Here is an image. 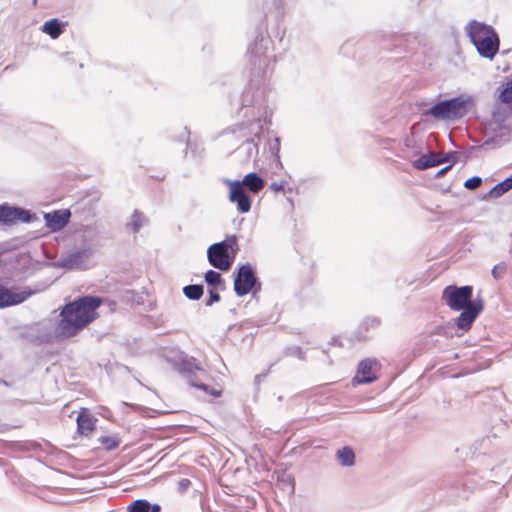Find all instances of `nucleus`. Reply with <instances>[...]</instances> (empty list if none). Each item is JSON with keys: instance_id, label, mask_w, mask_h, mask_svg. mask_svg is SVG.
<instances>
[{"instance_id": "f257e3e1", "label": "nucleus", "mask_w": 512, "mask_h": 512, "mask_svg": "<svg viewBox=\"0 0 512 512\" xmlns=\"http://www.w3.org/2000/svg\"><path fill=\"white\" fill-rule=\"evenodd\" d=\"M102 304L98 296L86 295L66 303L60 310L57 332L60 336L70 338L93 322L97 309Z\"/></svg>"}, {"instance_id": "f03ea898", "label": "nucleus", "mask_w": 512, "mask_h": 512, "mask_svg": "<svg viewBox=\"0 0 512 512\" xmlns=\"http://www.w3.org/2000/svg\"><path fill=\"white\" fill-rule=\"evenodd\" d=\"M467 35L481 57L492 60L499 51L500 39L488 24L471 20L466 26Z\"/></svg>"}, {"instance_id": "7ed1b4c3", "label": "nucleus", "mask_w": 512, "mask_h": 512, "mask_svg": "<svg viewBox=\"0 0 512 512\" xmlns=\"http://www.w3.org/2000/svg\"><path fill=\"white\" fill-rule=\"evenodd\" d=\"M473 106L474 99L472 96L460 94L436 102L425 110L422 116H431L436 120L456 121L466 116Z\"/></svg>"}, {"instance_id": "20e7f679", "label": "nucleus", "mask_w": 512, "mask_h": 512, "mask_svg": "<svg viewBox=\"0 0 512 512\" xmlns=\"http://www.w3.org/2000/svg\"><path fill=\"white\" fill-rule=\"evenodd\" d=\"M175 370H177L184 378L187 379L188 383L207 394L214 397H219L221 392L211 388L207 381L210 379V375L203 367H201L196 359L193 357H182L174 364Z\"/></svg>"}, {"instance_id": "39448f33", "label": "nucleus", "mask_w": 512, "mask_h": 512, "mask_svg": "<svg viewBox=\"0 0 512 512\" xmlns=\"http://www.w3.org/2000/svg\"><path fill=\"white\" fill-rule=\"evenodd\" d=\"M238 251L237 236L231 235L208 247L207 260L212 267L220 271H228L233 265Z\"/></svg>"}, {"instance_id": "423d86ee", "label": "nucleus", "mask_w": 512, "mask_h": 512, "mask_svg": "<svg viewBox=\"0 0 512 512\" xmlns=\"http://www.w3.org/2000/svg\"><path fill=\"white\" fill-rule=\"evenodd\" d=\"M271 39L268 35H264L261 28L257 29L254 42L248 48L249 62L252 70L257 73H265L268 68L271 56L268 54Z\"/></svg>"}, {"instance_id": "0eeeda50", "label": "nucleus", "mask_w": 512, "mask_h": 512, "mask_svg": "<svg viewBox=\"0 0 512 512\" xmlns=\"http://www.w3.org/2000/svg\"><path fill=\"white\" fill-rule=\"evenodd\" d=\"M233 289L238 297H243L250 292L256 294L261 290V282L257 277L255 268L250 263L239 265L233 272Z\"/></svg>"}, {"instance_id": "6e6552de", "label": "nucleus", "mask_w": 512, "mask_h": 512, "mask_svg": "<svg viewBox=\"0 0 512 512\" xmlns=\"http://www.w3.org/2000/svg\"><path fill=\"white\" fill-rule=\"evenodd\" d=\"M261 129L260 119L242 122L229 128L231 133L235 134L240 132L242 137H247V139L238 148L239 151H243L245 153L247 160H249L254 154L258 153V144L255 142L254 138L250 136L253 135L254 137L259 138Z\"/></svg>"}, {"instance_id": "1a4fd4ad", "label": "nucleus", "mask_w": 512, "mask_h": 512, "mask_svg": "<svg viewBox=\"0 0 512 512\" xmlns=\"http://www.w3.org/2000/svg\"><path fill=\"white\" fill-rule=\"evenodd\" d=\"M473 287L471 285H448L442 292V300L453 311H460L470 306L474 300Z\"/></svg>"}, {"instance_id": "9d476101", "label": "nucleus", "mask_w": 512, "mask_h": 512, "mask_svg": "<svg viewBox=\"0 0 512 512\" xmlns=\"http://www.w3.org/2000/svg\"><path fill=\"white\" fill-rule=\"evenodd\" d=\"M91 248H84L62 255L57 261V266L68 270H86L88 261L92 256Z\"/></svg>"}, {"instance_id": "9b49d317", "label": "nucleus", "mask_w": 512, "mask_h": 512, "mask_svg": "<svg viewBox=\"0 0 512 512\" xmlns=\"http://www.w3.org/2000/svg\"><path fill=\"white\" fill-rule=\"evenodd\" d=\"M224 183L229 186V201L237 205L239 213H248L251 209L252 200L245 191L240 180L225 179Z\"/></svg>"}, {"instance_id": "f8f14e48", "label": "nucleus", "mask_w": 512, "mask_h": 512, "mask_svg": "<svg viewBox=\"0 0 512 512\" xmlns=\"http://www.w3.org/2000/svg\"><path fill=\"white\" fill-rule=\"evenodd\" d=\"M484 309V301L482 298L478 297L470 306L463 308L460 310V315L453 320L456 327L462 331H469L478 318L480 313Z\"/></svg>"}, {"instance_id": "ddd939ff", "label": "nucleus", "mask_w": 512, "mask_h": 512, "mask_svg": "<svg viewBox=\"0 0 512 512\" xmlns=\"http://www.w3.org/2000/svg\"><path fill=\"white\" fill-rule=\"evenodd\" d=\"M16 290L0 283V309L21 304L32 295L31 290Z\"/></svg>"}, {"instance_id": "4468645a", "label": "nucleus", "mask_w": 512, "mask_h": 512, "mask_svg": "<svg viewBox=\"0 0 512 512\" xmlns=\"http://www.w3.org/2000/svg\"><path fill=\"white\" fill-rule=\"evenodd\" d=\"M71 212L69 209L54 210L44 213L45 225L52 232L61 231L70 222Z\"/></svg>"}, {"instance_id": "2eb2a0df", "label": "nucleus", "mask_w": 512, "mask_h": 512, "mask_svg": "<svg viewBox=\"0 0 512 512\" xmlns=\"http://www.w3.org/2000/svg\"><path fill=\"white\" fill-rule=\"evenodd\" d=\"M376 360L364 359L358 364L357 373L352 382L356 384H370L376 381L377 376L372 372V367L376 364Z\"/></svg>"}, {"instance_id": "dca6fc26", "label": "nucleus", "mask_w": 512, "mask_h": 512, "mask_svg": "<svg viewBox=\"0 0 512 512\" xmlns=\"http://www.w3.org/2000/svg\"><path fill=\"white\" fill-rule=\"evenodd\" d=\"M77 432L82 436H88L96 428V418H94L88 409L82 408L76 418Z\"/></svg>"}, {"instance_id": "f3484780", "label": "nucleus", "mask_w": 512, "mask_h": 512, "mask_svg": "<svg viewBox=\"0 0 512 512\" xmlns=\"http://www.w3.org/2000/svg\"><path fill=\"white\" fill-rule=\"evenodd\" d=\"M67 25V22L60 21L58 18H52L43 23L41 31L52 39H57L64 32Z\"/></svg>"}, {"instance_id": "a211bd4d", "label": "nucleus", "mask_w": 512, "mask_h": 512, "mask_svg": "<svg viewBox=\"0 0 512 512\" xmlns=\"http://www.w3.org/2000/svg\"><path fill=\"white\" fill-rule=\"evenodd\" d=\"M261 97L262 91H260L252 83H250L242 93L241 105L242 107L255 106L259 103Z\"/></svg>"}, {"instance_id": "6ab92c4d", "label": "nucleus", "mask_w": 512, "mask_h": 512, "mask_svg": "<svg viewBox=\"0 0 512 512\" xmlns=\"http://www.w3.org/2000/svg\"><path fill=\"white\" fill-rule=\"evenodd\" d=\"M446 162V159H440L435 153L421 155L413 162V167L417 170H426Z\"/></svg>"}, {"instance_id": "aec40b11", "label": "nucleus", "mask_w": 512, "mask_h": 512, "mask_svg": "<svg viewBox=\"0 0 512 512\" xmlns=\"http://www.w3.org/2000/svg\"><path fill=\"white\" fill-rule=\"evenodd\" d=\"M240 182L243 187L245 185L250 192L255 194L261 191L265 185L264 179L256 172L246 174Z\"/></svg>"}, {"instance_id": "412c9836", "label": "nucleus", "mask_w": 512, "mask_h": 512, "mask_svg": "<svg viewBox=\"0 0 512 512\" xmlns=\"http://www.w3.org/2000/svg\"><path fill=\"white\" fill-rule=\"evenodd\" d=\"M277 486L280 490L294 494L295 492V478L294 476L285 471L281 470L277 472Z\"/></svg>"}, {"instance_id": "4be33fe9", "label": "nucleus", "mask_w": 512, "mask_h": 512, "mask_svg": "<svg viewBox=\"0 0 512 512\" xmlns=\"http://www.w3.org/2000/svg\"><path fill=\"white\" fill-rule=\"evenodd\" d=\"M512 189V176L505 178L503 181L493 186L485 195L484 199L487 198H499L506 192Z\"/></svg>"}, {"instance_id": "5701e85b", "label": "nucleus", "mask_w": 512, "mask_h": 512, "mask_svg": "<svg viewBox=\"0 0 512 512\" xmlns=\"http://www.w3.org/2000/svg\"><path fill=\"white\" fill-rule=\"evenodd\" d=\"M204 280L209 289H225V280L222 278V275L215 270L209 269L204 275Z\"/></svg>"}, {"instance_id": "b1692460", "label": "nucleus", "mask_w": 512, "mask_h": 512, "mask_svg": "<svg viewBox=\"0 0 512 512\" xmlns=\"http://www.w3.org/2000/svg\"><path fill=\"white\" fill-rule=\"evenodd\" d=\"M336 459L343 467H352L355 464V452L349 446H344L336 452Z\"/></svg>"}, {"instance_id": "393cba45", "label": "nucleus", "mask_w": 512, "mask_h": 512, "mask_svg": "<svg viewBox=\"0 0 512 512\" xmlns=\"http://www.w3.org/2000/svg\"><path fill=\"white\" fill-rule=\"evenodd\" d=\"M18 206L0 205V223L5 225L15 224Z\"/></svg>"}, {"instance_id": "a878e982", "label": "nucleus", "mask_w": 512, "mask_h": 512, "mask_svg": "<svg viewBox=\"0 0 512 512\" xmlns=\"http://www.w3.org/2000/svg\"><path fill=\"white\" fill-rule=\"evenodd\" d=\"M183 294L189 300L197 301L204 294V286L202 284H190L183 287Z\"/></svg>"}, {"instance_id": "bb28decb", "label": "nucleus", "mask_w": 512, "mask_h": 512, "mask_svg": "<svg viewBox=\"0 0 512 512\" xmlns=\"http://www.w3.org/2000/svg\"><path fill=\"white\" fill-rule=\"evenodd\" d=\"M36 219H37V216L35 213H32L30 210H27V209H24V208L18 206L15 223H17V222L31 223Z\"/></svg>"}, {"instance_id": "cd10ccee", "label": "nucleus", "mask_w": 512, "mask_h": 512, "mask_svg": "<svg viewBox=\"0 0 512 512\" xmlns=\"http://www.w3.org/2000/svg\"><path fill=\"white\" fill-rule=\"evenodd\" d=\"M98 441L103 445L105 450L111 451L120 445V440L116 437L112 436H101L98 438Z\"/></svg>"}, {"instance_id": "c85d7f7f", "label": "nucleus", "mask_w": 512, "mask_h": 512, "mask_svg": "<svg viewBox=\"0 0 512 512\" xmlns=\"http://www.w3.org/2000/svg\"><path fill=\"white\" fill-rule=\"evenodd\" d=\"M149 501L146 499H138L128 506V512H148Z\"/></svg>"}, {"instance_id": "c756f323", "label": "nucleus", "mask_w": 512, "mask_h": 512, "mask_svg": "<svg viewBox=\"0 0 512 512\" xmlns=\"http://www.w3.org/2000/svg\"><path fill=\"white\" fill-rule=\"evenodd\" d=\"M143 219H144L143 214L138 210H134L132 217H131V224H130L133 232H138L142 228Z\"/></svg>"}, {"instance_id": "7c9ffc66", "label": "nucleus", "mask_w": 512, "mask_h": 512, "mask_svg": "<svg viewBox=\"0 0 512 512\" xmlns=\"http://www.w3.org/2000/svg\"><path fill=\"white\" fill-rule=\"evenodd\" d=\"M499 99L504 104L512 103V81H508L506 86L499 94Z\"/></svg>"}, {"instance_id": "2f4dec72", "label": "nucleus", "mask_w": 512, "mask_h": 512, "mask_svg": "<svg viewBox=\"0 0 512 512\" xmlns=\"http://www.w3.org/2000/svg\"><path fill=\"white\" fill-rule=\"evenodd\" d=\"M283 357L295 356L299 359L304 358V351L300 346H288L282 352Z\"/></svg>"}, {"instance_id": "473e14b6", "label": "nucleus", "mask_w": 512, "mask_h": 512, "mask_svg": "<svg viewBox=\"0 0 512 512\" xmlns=\"http://www.w3.org/2000/svg\"><path fill=\"white\" fill-rule=\"evenodd\" d=\"M506 272H507V265H506V263L505 262H500V263L496 264L492 268L491 274H492L494 279L499 280V279H502L504 277Z\"/></svg>"}, {"instance_id": "72a5a7b5", "label": "nucleus", "mask_w": 512, "mask_h": 512, "mask_svg": "<svg viewBox=\"0 0 512 512\" xmlns=\"http://www.w3.org/2000/svg\"><path fill=\"white\" fill-rule=\"evenodd\" d=\"M482 184V178L479 176H473L468 178L464 182V187L468 190H474Z\"/></svg>"}, {"instance_id": "f704fd0d", "label": "nucleus", "mask_w": 512, "mask_h": 512, "mask_svg": "<svg viewBox=\"0 0 512 512\" xmlns=\"http://www.w3.org/2000/svg\"><path fill=\"white\" fill-rule=\"evenodd\" d=\"M217 290L218 289H208L209 297L205 301L206 306L210 307L221 300V296Z\"/></svg>"}, {"instance_id": "c9c22d12", "label": "nucleus", "mask_w": 512, "mask_h": 512, "mask_svg": "<svg viewBox=\"0 0 512 512\" xmlns=\"http://www.w3.org/2000/svg\"><path fill=\"white\" fill-rule=\"evenodd\" d=\"M285 184L286 181H281L280 183L273 182L270 185V189L273 190L274 192H281L284 191Z\"/></svg>"}, {"instance_id": "e433bc0d", "label": "nucleus", "mask_w": 512, "mask_h": 512, "mask_svg": "<svg viewBox=\"0 0 512 512\" xmlns=\"http://www.w3.org/2000/svg\"><path fill=\"white\" fill-rule=\"evenodd\" d=\"M191 485V482L189 479H182L179 482V490L181 492H184L188 489V487Z\"/></svg>"}, {"instance_id": "4c0bfd02", "label": "nucleus", "mask_w": 512, "mask_h": 512, "mask_svg": "<svg viewBox=\"0 0 512 512\" xmlns=\"http://www.w3.org/2000/svg\"><path fill=\"white\" fill-rule=\"evenodd\" d=\"M452 166H453V163H451V164H449V165H447V166L443 167L442 169H440V170L436 173L435 177H436V178H440V177L444 176V175H445V174H446V173H447V172L452 168Z\"/></svg>"}, {"instance_id": "58836bf2", "label": "nucleus", "mask_w": 512, "mask_h": 512, "mask_svg": "<svg viewBox=\"0 0 512 512\" xmlns=\"http://www.w3.org/2000/svg\"><path fill=\"white\" fill-rule=\"evenodd\" d=\"M442 159H446V162L452 161V163L454 164L457 160L456 152H448Z\"/></svg>"}, {"instance_id": "ea45409f", "label": "nucleus", "mask_w": 512, "mask_h": 512, "mask_svg": "<svg viewBox=\"0 0 512 512\" xmlns=\"http://www.w3.org/2000/svg\"><path fill=\"white\" fill-rule=\"evenodd\" d=\"M273 153L279 158L278 153L280 150V139L278 137L275 138V144L271 147Z\"/></svg>"}, {"instance_id": "a19ab883", "label": "nucleus", "mask_w": 512, "mask_h": 512, "mask_svg": "<svg viewBox=\"0 0 512 512\" xmlns=\"http://www.w3.org/2000/svg\"><path fill=\"white\" fill-rule=\"evenodd\" d=\"M148 512H161V506L159 504H151L149 502Z\"/></svg>"}, {"instance_id": "79ce46f5", "label": "nucleus", "mask_w": 512, "mask_h": 512, "mask_svg": "<svg viewBox=\"0 0 512 512\" xmlns=\"http://www.w3.org/2000/svg\"><path fill=\"white\" fill-rule=\"evenodd\" d=\"M184 134L186 136V141H187V144L189 143V135H190V132L189 130L187 129V127L184 128Z\"/></svg>"}, {"instance_id": "37998d69", "label": "nucleus", "mask_w": 512, "mask_h": 512, "mask_svg": "<svg viewBox=\"0 0 512 512\" xmlns=\"http://www.w3.org/2000/svg\"><path fill=\"white\" fill-rule=\"evenodd\" d=\"M492 142H494V139H493V138H489V139H487V140L483 143V146L490 145Z\"/></svg>"}, {"instance_id": "c03bdc74", "label": "nucleus", "mask_w": 512, "mask_h": 512, "mask_svg": "<svg viewBox=\"0 0 512 512\" xmlns=\"http://www.w3.org/2000/svg\"><path fill=\"white\" fill-rule=\"evenodd\" d=\"M378 324H379V320H377L375 318L371 320V326H377Z\"/></svg>"}, {"instance_id": "a18cd8bd", "label": "nucleus", "mask_w": 512, "mask_h": 512, "mask_svg": "<svg viewBox=\"0 0 512 512\" xmlns=\"http://www.w3.org/2000/svg\"><path fill=\"white\" fill-rule=\"evenodd\" d=\"M269 372H270V368H268V370L266 372L260 373V376L262 378H265L268 375Z\"/></svg>"}, {"instance_id": "49530a36", "label": "nucleus", "mask_w": 512, "mask_h": 512, "mask_svg": "<svg viewBox=\"0 0 512 512\" xmlns=\"http://www.w3.org/2000/svg\"><path fill=\"white\" fill-rule=\"evenodd\" d=\"M261 379H263V378L260 376V374L255 376V382L256 383H259L261 381Z\"/></svg>"}, {"instance_id": "de8ad7c7", "label": "nucleus", "mask_w": 512, "mask_h": 512, "mask_svg": "<svg viewBox=\"0 0 512 512\" xmlns=\"http://www.w3.org/2000/svg\"><path fill=\"white\" fill-rule=\"evenodd\" d=\"M0 383H1L2 385H5V386H9V385H10V384H9L6 380H4V379H0Z\"/></svg>"}, {"instance_id": "09e8293b", "label": "nucleus", "mask_w": 512, "mask_h": 512, "mask_svg": "<svg viewBox=\"0 0 512 512\" xmlns=\"http://www.w3.org/2000/svg\"><path fill=\"white\" fill-rule=\"evenodd\" d=\"M274 364H277V361H274V363H272L269 368L271 369L274 366Z\"/></svg>"}, {"instance_id": "8fccbe9b", "label": "nucleus", "mask_w": 512, "mask_h": 512, "mask_svg": "<svg viewBox=\"0 0 512 512\" xmlns=\"http://www.w3.org/2000/svg\"><path fill=\"white\" fill-rule=\"evenodd\" d=\"M2 462V459L0 458V463Z\"/></svg>"}]
</instances>
